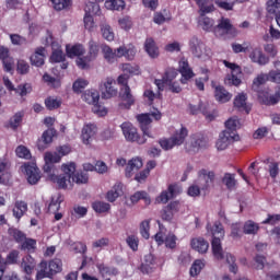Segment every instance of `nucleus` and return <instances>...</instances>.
Masks as SVG:
<instances>
[{
    "mask_svg": "<svg viewBox=\"0 0 280 280\" xmlns=\"http://www.w3.org/2000/svg\"><path fill=\"white\" fill-rule=\"evenodd\" d=\"M207 232L210 233L212 236L211 246H212V255L214 259L222 261L225 259L226 264L229 265L230 272L233 275H237V262L235 256L233 254H225L222 249V240H224V226L220 222H215L213 225L207 224Z\"/></svg>",
    "mask_w": 280,
    "mask_h": 280,
    "instance_id": "obj_1",
    "label": "nucleus"
},
{
    "mask_svg": "<svg viewBox=\"0 0 280 280\" xmlns=\"http://www.w3.org/2000/svg\"><path fill=\"white\" fill-rule=\"evenodd\" d=\"M61 170L65 175L56 176L55 174H49L48 178L52 180V183H57L61 189H67L71 187V179L75 175V163L70 162L62 164Z\"/></svg>",
    "mask_w": 280,
    "mask_h": 280,
    "instance_id": "obj_2",
    "label": "nucleus"
},
{
    "mask_svg": "<svg viewBox=\"0 0 280 280\" xmlns=\"http://www.w3.org/2000/svg\"><path fill=\"white\" fill-rule=\"evenodd\" d=\"M213 34L217 38H235L237 30L228 18H221L218 25L213 28Z\"/></svg>",
    "mask_w": 280,
    "mask_h": 280,
    "instance_id": "obj_3",
    "label": "nucleus"
},
{
    "mask_svg": "<svg viewBox=\"0 0 280 280\" xmlns=\"http://www.w3.org/2000/svg\"><path fill=\"white\" fill-rule=\"evenodd\" d=\"M9 234L18 244H20L21 250H26V253H36V240L27 238L25 233L14 228L9 229Z\"/></svg>",
    "mask_w": 280,
    "mask_h": 280,
    "instance_id": "obj_4",
    "label": "nucleus"
},
{
    "mask_svg": "<svg viewBox=\"0 0 280 280\" xmlns=\"http://www.w3.org/2000/svg\"><path fill=\"white\" fill-rule=\"evenodd\" d=\"M152 117L155 119V121H159L162 117L161 112H159V109H153L149 114H141L137 116V119L140 124V128L143 132V137H148L149 139H152L154 137L152 136V131L150 130Z\"/></svg>",
    "mask_w": 280,
    "mask_h": 280,
    "instance_id": "obj_5",
    "label": "nucleus"
},
{
    "mask_svg": "<svg viewBox=\"0 0 280 280\" xmlns=\"http://www.w3.org/2000/svg\"><path fill=\"white\" fill-rule=\"evenodd\" d=\"M120 128L122 130V135L126 141H130L131 143H138L139 145H143V143H145V136L140 137L139 132L137 131V127L132 126L131 122H122L120 125Z\"/></svg>",
    "mask_w": 280,
    "mask_h": 280,
    "instance_id": "obj_6",
    "label": "nucleus"
},
{
    "mask_svg": "<svg viewBox=\"0 0 280 280\" xmlns=\"http://www.w3.org/2000/svg\"><path fill=\"white\" fill-rule=\"evenodd\" d=\"M190 51L200 60H209L211 58V49L207 48L198 37H192L189 42Z\"/></svg>",
    "mask_w": 280,
    "mask_h": 280,
    "instance_id": "obj_7",
    "label": "nucleus"
},
{
    "mask_svg": "<svg viewBox=\"0 0 280 280\" xmlns=\"http://www.w3.org/2000/svg\"><path fill=\"white\" fill-rule=\"evenodd\" d=\"M100 56V45L95 40L89 42V54L83 58H77L79 69H89V62H93Z\"/></svg>",
    "mask_w": 280,
    "mask_h": 280,
    "instance_id": "obj_8",
    "label": "nucleus"
},
{
    "mask_svg": "<svg viewBox=\"0 0 280 280\" xmlns=\"http://www.w3.org/2000/svg\"><path fill=\"white\" fill-rule=\"evenodd\" d=\"M223 65L231 70V75L225 78V84H228V86H240L242 84V79H240L238 75H242V68L236 63L226 60H223Z\"/></svg>",
    "mask_w": 280,
    "mask_h": 280,
    "instance_id": "obj_9",
    "label": "nucleus"
},
{
    "mask_svg": "<svg viewBox=\"0 0 280 280\" xmlns=\"http://www.w3.org/2000/svg\"><path fill=\"white\" fill-rule=\"evenodd\" d=\"M117 81L113 78H106L101 83V97L103 100H110L113 97H117Z\"/></svg>",
    "mask_w": 280,
    "mask_h": 280,
    "instance_id": "obj_10",
    "label": "nucleus"
},
{
    "mask_svg": "<svg viewBox=\"0 0 280 280\" xmlns=\"http://www.w3.org/2000/svg\"><path fill=\"white\" fill-rule=\"evenodd\" d=\"M182 191L183 188L178 184H171L166 190L162 191L160 196L156 197L155 201L159 205H167L172 198H176Z\"/></svg>",
    "mask_w": 280,
    "mask_h": 280,
    "instance_id": "obj_11",
    "label": "nucleus"
},
{
    "mask_svg": "<svg viewBox=\"0 0 280 280\" xmlns=\"http://www.w3.org/2000/svg\"><path fill=\"white\" fill-rule=\"evenodd\" d=\"M235 141H240V135L233 131L223 130L217 140V150H226V148H229L231 143H235Z\"/></svg>",
    "mask_w": 280,
    "mask_h": 280,
    "instance_id": "obj_12",
    "label": "nucleus"
},
{
    "mask_svg": "<svg viewBox=\"0 0 280 280\" xmlns=\"http://www.w3.org/2000/svg\"><path fill=\"white\" fill-rule=\"evenodd\" d=\"M84 10H85V16L83 19L84 27L89 32H93V30L95 28V21H93L92 14H97V12H100V4L95 2H89L85 5Z\"/></svg>",
    "mask_w": 280,
    "mask_h": 280,
    "instance_id": "obj_13",
    "label": "nucleus"
},
{
    "mask_svg": "<svg viewBox=\"0 0 280 280\" xmlns=\"http://www.w3.org/2000/svg\"><path fill=\"white\" fill-rule=\"evenodd\" d=\"M258 100L265 106H275L280 102V89L277 88L275 94H271L269 90L258 92Z\"/></svg>",
    "mask_w": 280,
    "mask_h": 280,
    "instance_id": "obj_14",
    "label": "nucleus"
},
{
    "mask_svg": "<svg viewBox=\"0 0 280 280\" xmlns=\"http://www.w3.org/2000/svg\"><path fill=\"white\" fill-rule=\"evenodd\" d=\"M22 172H25L30 185H36L38 180H40V170H38L34 163L24 164L22 166Z\"/></svg>",
    "mask_w": 280,
    "mask_h": 280,
    "instance_id": "obj_15",
    "label": "nucleus"
},
{
    "mask_svg": "<svg viewBox=\"0 0 280 280\" xmlns=\"http://www.w3.org/2000/svg\"><path fill=\"white\" fill-rule=\"evenodd\" d=\"M249 60L255 62V65H259V67H266V65L270 63V57L264 54V50L259 47L252 49L249 52Z\"/></svg>",
    "mask_w": 280,
    "mask_h": 280,
    "instance_id": "obj_16",
    "label": "nucleus"
},
{
    "mask_svg": "<svg viewBox=\"0 0 280 280\" xmlns=\"http://www.w3.org/2000/svg\"><path fill=\"white\" fill-rule=\"evenodd\" d=\"M180 211V202L172 201L166 207L162 209L161 218L165 222H172L174 215Z\"/></svg>",
    "mask_w": 280,
    "mask_h": 280,
    "instance_id": "obj_17",
    "label": "nucleus"
},
{
    "mask_svg": "<svg viewBox=\"0 0 280 280\" xmlns=\"http://www.w3.org/2000/svg\"><path fill=\"white\" fill-rule=\"evenodd\" d=\"M213 178H215V174L213 172L201 170L199 171V177L196 184L200 187L201 190L209 189V187L213 183Z\"/></svg>",
    "mask_w": 280,
    "mask_h": 280,
    "instance_id": "obj_18",
    "label": "nucleus"
},
{
    "mask_svg": "<svg viewBox=\"0 0 280 280\" xmlns=\"http://www.w3.org/2000/svg\"><path fill=\"white\" fill-rule=\"evenodd\" d=\"M102 49V54L105 58V60L109 63L113 65V62L117 61V58H121V49L117 48V49H113L110 48V46L103 44L101 46Z\"/></svg>",
    "mask_w": 280,
    "mask_h": 280,
    "instance_id": "obj_19",
    "label": "nucleus"
},
{
    "mask_svg": "<svg viewBox=\"0 0 280 280\" xmlns=\"http://www.w3.org/2000/svg\"><path fill=\"white\" fill-rule=\"evenodd\" d=\"M47 45H51L52 47V55L50 57L51 62H62L65 60V52H62V48L58 43L52 42L51 35L46 38Z\"/></svg>",
    "mask_w": 280,
    "mask_h": 280,
    "instance_id": "obj_20",
    "label": "nucleus"
},
{
    "mask_svg": "<svg viewBox=\"0 0 280 280\" xmlns=\"http://www.w3.org/2000/svg\"><path fill=\"white\" fill-rule=\"evenodd\" d=\"M178 69L179 73L182 74V84H187V81L194 78V70H191V68L189 67V62L187 61V59L182 58L179 60Z\"/></svg>",
    "mask_w": 280,
    "mask_h": 280,
    "instance_id": "obj_21",
    "label": "nucleus"
},
{
    "mask_svg": "<svg viewBox=\"0 0 280 280\" xmlns=\"http://www.w3.org/2000/svg\"><path fill=\"white\" fill-rule=\"evenodd\" d=\"M97 135V126L95 124H85L82 128V140L83 143L88 145V143H91V139Z\"/></svg>",
    "mask_w": 280,
    "mask_h": 280,
    "instance_id": "obj_22",
    "label": "nucleus"
},
{
    "mask_svg": "<svg viewBox=\"0 0 280 280\" xmlns=\"http://www.w3.org/2000/svg\"><path fill=\"white\" fill-rule=\"evenodd\" d=\"M214 97L217 102H220L221 104H226V102H231L233 94L229 93V91H226L224 86L217 85L214 88Z\"/></svg>",
    "mask_w": 280,
    "mask_h": 280,
    "instance_id": "obj_23",
    "label": "nucleus"
},
{
    "mask_svg": "<svg viewBox=\"0 0 280 280\" xmlns=\"http://www.w3.org/2000/svg\"><path fill=\"white\" fill-rule=\"evenodd\" d=\"M20 268H22L25 275H32L34 272V268H36V260L31 255H26L22 258Z\"/></svg>",
    "mask_w": 280,
    "mask_h": 280,
    "instance_id": "obj_24",
    "label": "nucleus"
},
{
    "mask_svg": "<svg viewBox=\"0 0 280 280\" xmlns=\"http://www.w3.org/2000/svg\"><path fill=\"white\" fill-rule=\"evenodd\" d=\"M12 213L15 220H21V218L27 213V202L23 200L15 201L13 205Z\"/></svg>",
    "mask_w": 280,
    "mask_h": 280,
    "instance_id": "obj_25",
    "label": "nucleus"
},
{
    "mask_svg": "<svg viewBox=\"0 0 280 280\" xmlns=\"http://www.w3.org/2000/svg\"><path fill=\"white\" fill-rule=\"evenodd\" d=\"M30 60L34 67H43L45 65V47L36 48Z\"/></svg>",
    "mask_w": 280,
    "mask_h": 280,
    "instance_id": "obj_26",
    "label": "nucleus"
},
{
    "mask_svg": "<svg viewBox=\"0 0 280 280\" xmlns=\"http://www.w3.org/2000/svg\"><path fill=\"white\" fill-rule=\"evenodd\" d=\"M143 167V161L139 158L131 159L126 167V177L131 178L133 172H138V170H141Z\"/></svg>",
    "mask_w": 280,
    "mask_h": 280,
    "instance_id": "obj_27",
    "label": "nucleus"
},
{
    "mask_svg": "<svg viewBox=\"0 0 280 280\" xmlns=\"http://www.w3.org/2000/svg\"><path fill=\"white\" fill-rule=\"evenodd\" d=\"M120 100L125 103V108H130L135 104V96L130 91V86H125L120 89Z\"/></svg>",
    "mask_w": 280,
    "mask_h": 280,
    "instance_id": "obj_28",
    "label": "nucleus"
},
{
    "mask_svg": "<svg viewBox=\"0 0 280 280\" xmlns=\"http://www.w3.org/2000/svg\"><path fill=\"white\" fill-rule=\"evenodd\" d=\"M100 27H101V33L103 38H105V40H115V32L113 31V27L110 26V24L106 23V20L103 19L102 22L100 23Z\"/></svg>",
    "mask_w": 280,
    "mask_h": 280,
    "instance_id": "obj_29",
    "label": "nucleus"
},
{
    "mask_svg": "<svg viewBox=\"0 0 280 280\" xmlns=\"http://www.w3.org/2000/svg\"><path fill=\"white\" fill-rule=\"evenodd\" d=\"M266 11L268 16L277 19L280 14V0H268L266 3Z\"/></svg>",
    "mask_w": 280,
    "mask_h": 280,
    "instance_id": "obj_30",
    "label": "nucleus"
},
{
    "mask_svg": "<svg viewBox=\"0 0 280 280\" xmlns=\"http://www.w3.org/2000/svg\"><path fill=\"white\" fill-rule=\"evenodd\" d=\"M187 135H189L187 128L182 127L180 129H177L173 136H171V139H173L175 145H183L185 143V139H187Z\"/></svg>",
    "mask_w": 280,
    "mask_h": 280,
    "instance_id": "obj_31",
    "label": "nucleus"
},
{
    "mask_svg": "<svg viewBox=\"0 0 280 280\" xmlns=\"http://www.w3.org/2000/svg\"><path fill=\"white\" fill-rule=\"evenodd\" d=\"M144 49L150 58H159V47L152 37L145 39Z\"/></svg>",
    "mask_w": 280,
    "mask_h": 280,
    "instance_id": "obj_32",
    "label": "nucleus"
},
{
    "mask_svg": "<svg viewBox=\"0 0 280 280\" xmlns=\"http://www.w3.org/2000/svg\"><path fill=\"white\" fill-rule=\"evenodd\" d=\"M124 185L121 183H116L114 187L107 192L106 199L108 202H115L119 196L124 194Z\"/></svg>",
    "mask_w": 280,
    "mask_h": 280,
    "instance_id": "obj_33",
    "label": "nucleus"
},
{
    "mask_svg": "<svg viewBox=\"0 0 280 280\" xmlns=\"http://www.w3.org/2000/svg\"><path fill=\"white\" fill-rule=\"evenodd\" d=\"M83 102H86V104H97L100 102V92L97 90H88L82 94Z\"/></svg>",
    "mask_w": 280,
    "mask_h": 280,
    "instance_id": "obj_34",
    "label": "nucleus"
},
{
    "mask_svg": "<svg viewBox=\"0 0 280 280\" xmlns=\"http://www.w3.org/2000/svg\"><path fill=\"white\" fill-rule=\"evenodd\" d=\"M191 248L197 250V253L205 254L209 250V242L205 241V238H194L191 241Z\"/></svg>",
    "mask_w": 280,
    "mask_h": 280,
    "instance_id": "obj_35",
    "label": "nucleus"
},
{
    "mask_svg": "<svg viewBox=\"0 0 280 280\" xmlns=\"http://www.w3.org/2000/svg\"><path fill=\"white\" fill-rule=\"evenodd\" d=\"M67 56L69 58H82L84 54V46L81 44H75L74 46H67L66 47Z\"/></svg>",
    "mask_w": 280,
    "mask_h": 280,
    "instance_id": "obj_36",
    "label": "nucleus"
},
{
    "mask_svg": "<svg viewBox=\"0 0 280 280\" xmlns=\"http://www.w3.org/2000/svg\"><path fill=\"white\" fill-rule=\"evenodd\" d=\"M199 27H201L203 32H213V28H215V21L201 14L199 18Z\"/></svg>",
    "mask_w": 280,
    "mask_h": 280,
    "instance_id": "obj_37",
    "label": "nucleus"
},
{
    "mask_svg": "<svg viewBox=\"0 0 280 280\" xmlns=\"http://www.w3.org/2000/svg\"><path fill=\"white\" fill-rule=\"evenodd\" d=\"M200 9L201 14H209V12H213L215 7L213 5V0H194Z\"/></svg>",
    "mask_w": 280,
    "mask_h": 280,
    "instance_id": "obj_38",
    "label": "nucleus"
},
{
    "mask_svg": "<svg viewBox=\"0 0 280 280\" xmlns=\"http://www.w3.org/2000/svg\"><path fill=\"white\" fill-rule=\"evenodd\" d=\"M270 81V77L268 73H260L254 80L252 84L253 91L259 93V86L266 84V82Z\"/></svg>",
    "mask_w": 280,
    "mask_h": 280,
    "instance_id": "obj_39",
    "label": "nucleus"
},
{
    "mask_svg": "<svg viewBox=\"0 0 280 280\" xmlns=\"http://www.w3.org/2000/svg\"><path fill=\"white\" fill-rule=\"evenodd\" d=\"M243 233L245 235H257L259 233V223H255L253 220H248L243 225Z\"/></svg>",
    "mask_w": 280,
    "mask_h": 280,
    "instance_id": "obj_40",
    "label": "nucleus"
},
{
    "mask_svg": "<svg viewBox=\"0 0 280 280\" xmlns=\"http://www.w3.org/2000/svg\"><path fill=\"white\" fill-rule=\"evenodd\" d=\"M234 106L240 110H245L246 113H250V107L246 104V94L241 93L234 98Z\"/></svg>",
    "mask_w": 280,
    "mask_h": 280,
    "instance_id": "obj_41",
    "label": "nucleus"
},
{
    "mask_svg": "<svg viewBox=\"0 0 280 280\" xmlns=\"http://www.w3.org/2000/svg\"><path fill=\"white\" fill-rule=\"evenodd\" d=\"M223 185H225L226 189L233 190L237 186V179H235V174L225 173L222 178Z\"/></svg>",
    "mask_w": 280,
    "mask_h": 280,
    "instance_id": "obj_42",
    "label": "nucleus"
},
{
    "mask_svg": "<svg viewBox=\"0 0 280 280\" xmlns=\"http://www.w3.org/2000/svg\"><path fill=\"white\" fill-rule=\"evenodd\" d=\"M39 271L37 272V279H45V277H52L54 272L51 271V267H49V262L42 261L39 265Z\"/></svg>",
    "mask_w": 280,
    "mask_h": 280,
    "instance_id": "obj_43",
    "label": "nucleus"
},
{
    "mask_svg": "<svg viewBox=\"0 0 280 280\" xmlns=\"http://www.w3.org/2000/svg\"><path fill=\"white\" fill-rule=\"evenodd\" d=\"M189 144L192 147V150L202 148L205 147V137L200 133L192 135L190 137Z\"/></svg>",
    "mask_w": 280,
    "mask_h": 280,
    "instance_id": "obj_44",
    "label": "nucleus"
},
{
    "mask_svg": "<svg viewBox=\"0 0 280 280\" xmlns=\"http://www.w3.org/2000/svg\"><path fill=\"white\" fill-rule=\"evenodd\" d=\"M105 8L107 10H124V8H126V2L124 0H107L105 2Z\"/></svg>",
    "mask_w": 280,
    "mask_h": 280,
    "instance_id": "obj_45",
    "label": "nucleus"
},
{
    "mask_svg": "<svg viewBox=\"0 0 280 280\" xmlns=\"http://www.w3.org/2000/svg\"><path fill=\"white\" fill-rule=\"evenodd\" d=\"M241 127L240 119L237 117H231L225 121V130H229V132H235L237 135V128Z\"/></svg>",
    "mask_w": 280,
    "mask_h": 280,
    "instance_id": "obj_46",
    "label": "nucleus"
},
{
    "mask_svg": "<svg viewBox=\"0 0 280 280\" xmlns=\"http://www.w3.org/2000/svg\"><path fill=\"white\" fill-rule=\"evenodd\" d=\"M21 121H23V113L18 112L10 118L9 128H11V130H16V128L21 126Z\"/></svg>",
    "mask_w": 280,
    "mask_h": 280,
    "instance_id": "obj_47",
    "label": "nucleus"
},
{
    "mask_svg": "<svg viewBox=\"0 0 280 280\" xmlns=\"http://www.w3.org/2000/svg\"><path fill=\"white\" fill-rule=\"evenodd\" d=\"M98 270L102 277L106 280H110L108 277H113V275H117V269L107 267L105 265H98Z\"/></svg>",
    "mask_w": 280,
    "mask_h": 280,
    "instance_id": "obj_48",
    "label": "nucleus"
},
{
    "mask_svg": "<svg viewBox=\"0 0 280 280\" xmlns=\"http://www.w3.org/2000/svg\"><path fill=\"white\" fill-rule=\"evenodd\" d=\"M92 209L96 213H106L110 211V203H106L104 201H96L92 205Z\"/></svg>",
    "mask_w": 280,
    "mask_h": 280,
    "instance_id": "obj_49",
    "label": "nucleus"
},
{
    "mask_svg": "<svg viewBox=\"0 0 280 280\" xmlns=\"http://www.w3.org/2000/svg\"><path fill=\"white\" fill-rule=\"evenodd\" d=\"M119 49L122 51L120 52V58H127V60H133L135 56L137 54V50L135 47H126V46H120Z\"/></svg>",
    "mask_w": 280,
    "mask_h": 280,
    "instance_id": "obj_50",
    "label": "nucleus"
},
{
    "mask_svg": "<svg viewBox=\"0 0 280 280\" xmlns=\"http://www.w3.org/2000/svg\"><path fill=\"white\" fill-rule=\"evenodd\" d=\"M52 3V8L60 12L61 10H67L71 5V0H49Z\"/></svg>",
    "mask_w": 280,
    "mask_h": 280,
    "instance_id": "obj_51",
    "label": "nucleus"
},
{
    "mask_svg": "<svg viewBox=\"0 0 280 280\" xmlns=\"http://www.w3.org/2000/svg\"><path fill=\"white\" fill-rule=\"evenodd\" d=\"M130 200L133 205L140 200H144L147 205H150V197H148V192L145 191H137L131 197Z\"/></svg>",
    "mask_w": 280,
    "mask_h": 280,
    "instance_id": "obj_52",
    "label": "nucleus"
},
{
    "mask_svg": "<svg viewBox=\"0 0 280 280\" xmlns=\"http://www.w3.org/2000/svg\"><path fill=\"white\" fill-rule=\"evenodd\" d=\"M73 183H77L78 185H85V183H89V174L86 173H77L71 178V187L73 186Z\"/></svg>",
    "mask_w": 280,
    "mask_h": 280,
    "instance_id": "obj_53",
    "label": "nucleus"
},
{
    "mask_svg": "<svg viewBox=\"0 0 280 280\" xmlns=\"http://www.w3.org/2000/svg\"><path fill=\"white\" fill-rule=\"evenodd\" d=\"M15 154L16 156H19V159H26V160L32 159V153L30 152V149L26 148L25 145H19L15 149Z\"/></svg>",
    "mask_w": 280,
    "mask_h": 280,
    "instance_id": "obj_54",
    "label": "nucleus"
},
{
    "mask_svg": "<svg viewBox=\"0 0 280 280\" xmlns=\"http://www.w3.org/2000/svg\"><path fill=\"white\" fill-rule=\"evenodd\" d=\"M52 275H58V272H62V260L55 258L48 262Z\"/></svg>",
    "mask_w": 280,
    "mask_h": 280,
    "instance_id": "obj_55",
    "label": "nucleus"
},
{
    "mask_svg": "<svg viewBox=\"0 0 280 280\" xmlns=\"http://www.w3.org/2000/svg\"><path fill=\"white\" fill-rule=\"evenodd\" d=\"M205 268L202 260H195L190 267V277H198V273Z\"/></svg>",
    "mask_w": 280,
    "mask_h": 280,
    "instance_id": "obj_56",
    "label": "nucleus"
},
{
    "mask_svg": "<svg viewBox=\"0 0 280 280\" xmlns=\"http://www.w3.org/2000/svg\"><path fill=\"white\" fill-rule=\"evenodd\" d=\"M45 163H60L61 161V155L57 152H47L45 153Z\"/></svg>",
    "mask_w": 280,
    "mask_h": 280,
    "instance_id": "obj_57",
    "label": "nucleus"
},
{
    "mask_svg": "<svg viewBox=\"0 0 280 280\" xmlns=\"http://www.w3.org/2000/svg\"><path fill=\"white\" fill-rule=\"evenodd\" d=\"M86 86H89V81H86L84 79H78L74 81L72 89H73L74 93H82V91H84V89H86Z\"/></svg>",
    "mask_w": 280,
    "mask_h": 280,
    "instance_id": "obj_58",
    "label": "nucleus"
},
{
    "mask_svg": "<svg viewBox=\"0 0 280 280\" xmlns=\"http://www.w3.org/2000/svg\"><path fill=\"white\" fill-rule=\"evenodd\" d=\"M15 93L21 97H25L28 93H32V85L30 83L20 84L15 88Z\"/></svg>",
    "mask_w": 280,
    "mask_h": 280,
    "instance_id": "obj_59",
    "label": "nucleus"
},
{
    "mask_svg": "<svg viewBox=\"0 0 280 280\" xmlns=\"http://www.w3.org/2000/svg\"><path fill=\"white\" fill-rule=\"evenodd\" d=\"M54 137H56V129L50 128V129L44 131L42 139H43L45 145H49V143H51V141H54Z\"/></svg>",
    "mask_w": 280,
    "mask_h": 280,
    "instance_id": "obj_60",
    "label": "nucleus"
},
{
    "mask_svg": "<svg viewBox=\"0 0 280 280\" xmlns=\"http://www.w3.org/2000/svg\"><path fill=\"white\" fill-rule=\"evenodd\" d=\"M60 211V197H52L48 206L49 213H58Z\"/></svg>",
    "mask_w": 280,
    "mask_h": 280,
    "instance_id": "obj_61",
    "label": "nucleus"
},
{
    "mask_svg": "<svg viewBox=\"0 0 280 280\" xmlns=\"http://www.w3.org/2000/svg\"><path fill=\"white\" fill-rule=\"evenodd\" d=\"M140 233L144 240H150V221L144 220L140 224Z\"/></svg>",
    "mask_w": 280,
    "mask_h": 280,
    "instance_id": "obj_62",
    "label": "nucleus"
},
{
    "mask_svg": "<svg viewBox=\"0 0 280 280\" xmlns=\"http://www.w3.org/2000/svg\"><path fill=\"white\" fill-rule=\"evenodd\" d=\"M19 255H20L19 250L16 249L11 250L7 256L4 266L5 264H9V265L19 264Z\"/></svg>",
    "mask_w": 280,
    "mask_h": 280,
    "instance_id": "obj_63",
    "label": "nucleus"
},
{
    "mask_svg": "<svg viewBox=\"0 0 280 280\" xmlns=\"http://www.w3.org/2000/svg\"><path fill=\"white\" fill-rule=\"evenodd\" d=\"M45 104L49 110H54L55 108H60V104H62V102L58 98L48 97L45 100Z\"/></svg>",
    "mask_w": 280,
    "mask_h": 280,
    "instance_id": "obj_64",
    "label": "nucleus"
}]
</instances>
